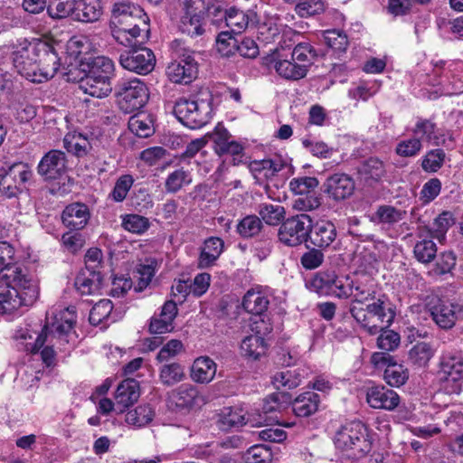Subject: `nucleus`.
Returning <instances> with one entry per match:
<instances>
[{
  "label": "nucleus",
  "instance_id": "10",
  "mask_svg": "<svg viewBox=\"0 0 463 463\" xmlns=\"http://www.w3.org/2000/svg\"><path fill=\"white\" fill-rule=\"evenodd\" d=\"M175 54L177 59L168 65L166 74L175 83L188 84L196 77L197 62L189 50L180 48Z\"/></svg>",
  "mask_w": 463,
  "mask_h": 463
},
{
  "label": "nucleus",
  "instance_id": "38",
  "mask_svg": "<svg viewBox=\"0 0 463 463\" xmlns=\"http://www.w3.org/2000/svg\"><path fill=\"white\" fill-rule=\"evenodd\" d=\"M75 287L81 295L98 294L102 286L100 272L82 271L75 279Z\"/></svg>",
  "mask_w": 463,
  "mask_h": 463
},
{
  "label": "nucleus",
  "instance_id": "13",
  "mask_svg": "<svg viewBox=\"0 0 463 463\" xmlns=\"http://www.w3.org/2000/svg\"><path fill=\"white\" fill-rule=\"evenodd\" d=\"M119 63L125 70L146 75L154 70L156 57L154 52L146 47L136 48L121 53Z\"/></svg>",
  "mask_w": 463,
  "mask_h": 463
},
{
  "label": "nucleus",
  "instance_id": "39",
  "mask_svg": "<svg viewBox=\"0 0 463 463\" xmlns=\"http://www.w3.org/2000/svg\"><path fill=\"white\" fill-rule=\"evenodd\" d=\"M74 20L92 23L101 15V5L99 0H77Z\"/></svg>",
  "mask_w": 463,
  "mask_h": 463
},
{
  "label": "nucleus",
  "instance_id": "28",
  "mask_svg": "<svg viewBox=\"0 0 463 463\" xmlns=\"http://www.w3.org/2000/svg\"><path fill=\"white\" fill-rule=\"evenodd\" d=\"M374 324L378 326V333L389 327L394 320L395 311L388 301L378 298L376 301L367 305Z\"/></svg>",
  "mask_w": 463,
  "mask_h": 463
},
{
  "label": "nucleus",
  "instance_id": "59",
  "mask_svg": "<svg viewBox=\"0 0 463 463\" xmlns=\"http://www.w3.org/2000/svg\"><path fill=\"white\" fill-rule=\"evenodd\" d=\"M203 18L196 14L188 15L184 14L180 20L179 29L182 33L190 36L201 35L203 33Z\"/></svg>",
  "mask_w": 463,
  "mask_h": 463
},
{
  "label": "nucleus",
  "instance_id": "8",
  "mask_svg": "<svg viewBox=\"0 0 463 463\" xmlns=\"http://www.w3.org/2000/svg\"><path fill=\"white\" fill-rule=\"evenodd\" d=\"M370 362L375 370L383 373V380L392 387L402 386L409 379L408 369L389 353H373Z\"/></svg>",
  "mask_w": 463,
  "mask_h": 463
},
{
  "label": "nucleus",
  "instance_id": "9",
  "mask_svg": "<svg viewBox=\"0 0 463 463\" xmlns=\"http://www.w3.org/2000/svg\"><path fill=\"white\" fill-rule=\"evenodd\" d=\"M344 278L345 276L339 277L334 269H322L307 281V287L319 296L339 298L340 296H345L343 291Z\"/></svg>",
  "mask_w": 463,
  "mask_h": 463
},
{
  "label": "nucleus",
  "instance_id": "58",
  "mask_svg": "<svg viewBox=\"0 0 463 463\" xmlns=\"http://www.w3.org/2000/svg\"><path fill=\"white\" fill-rule=\"evenodd\" d=\"M326 44L335 52H345L348 47L347 35L339 30H327L323 33Z\"/></svg>",
  "mask_w": 463,
  "mask_h": 463
},
{
  "label": "nucleus",
  "instance_id": "27",
  "mask_svg": "<svg viewBox=\"0 0 463 463\" xmlns=\"http://www.w3.org/2000/svg\"><path fill=\"white\" fill-rule=\"evenodd\" d=\"M79 89L91 97L102 99L112 91V84L109 80L86 73L79 81Z\"/></svg>",
  "mask_w": 463,
  "mask_h": 463
},
{
  "label": "nucleus",
  "instance_id": "44",
  "mask_svg": "<svg viewBox=\"0 0 463 463\" xmlns=\"http://www.w3.org/2000/svg\"><path fill=\"white\" fill-rule=\"evenodd\" d=\"M349 312L364 331L370 335L378 334V326L374 324L373 317L367 306L364 308L357 305H351Z\"/></svg>",
  "mask_w": 463,
  "mask_h": 463
},
{
  "label": "nucleus",
  "instance_id": "29",
  "mask_svg": "<svg viewBox=\"0 0 463 463\" xmlns=\"http://www.w3.org/2000/svg\"><path fill=\"white\" fill-rule=\"evenodd\" d=\"M217 365L208 356H200L194 361L191 367V379L197 383H209L215 377Z\"/></svg>",
  "mask_w": 463,
  "mask_h": 463
},
{
  "label": "nucleus",
  "instance_id": "60",
  "mask_svg": "<svg viewBox=\"0 0 463 463\" xmlns=\"http://www.w3.org/2000/svg\"><path fill=\"white\" fill-rule=\"evenodd\" d=\"M261 228L262 222L260 217L248 215L238 223L237 232L243 238H250L259 234Z\"/></svg>",
  "mask_w": 463,
  "mask_h": 463
},
{
  "label": "nucleus",
  "instance_id": "30",
  "mask_svg": "<svg viewBox=\"0 0 463 463\" xmlns=\"http://www.w3.org/2000/svg\"><path fill=\"white\" fill-rule=\"evenodd\" d=\"M138 383L134 379L124 380L117 388L115 402L119 411L123 412L125 408L131 406L139 398Z\"/></svg>",
  "mask_w": 463,
  "mask_h": 463
},
{
  "label": "nucleus",
  "instance_id": "5",
  "mask_svg": "<svg viewBox=\"0 0 463 463\" xmlns=\"http://www.w3.org/2000/svg\"><path fill=\"white\" fill-rule=\"evenodd\" d=\"M212 106L209 100H189L180 99L174 107L176 118L191 129L205 126L212 117Z\"/></svg>",
  "mask_w": 463,
  "mask_h": 463
},
{
  "label": "nucleus",
  "instance_id": "41",
  "mask_svg": "<svg viewBox=\"0 0 463 463\" xmlns=\"http://www.w3.org/2000/svg\"><path fill=\"white\" fill-rule=\"evenodd\" d=\"M184 379V367L179 363H165L159 367V381L165 386H174Z\"/></svg>",
  "mask_w": 463,
  "mask_h": 463
},
{
  "label": "nucleus",
  "instance_id": "50",
  "mask_svg": "<svg viewBox=\"0 0 463 463\" xmlns=\"http://www.w3.org/2000/svg\"><path fill=\"white\" fill-rule=\"evenodd\" d=\"M359 174L367 182H377L385 175V167L383 161L371 157L360 166Z\"/></svg>",
  "mask_w": 463,
  "mask_h": 463
},
{
  "label": "nucleus",
  "instance_id": "20",
  "mask_svg": "<svg viewBox=\"0 0 463 463\" xmlns=\"http://www.w3.org/2000/svg\"><path fill=\"white\" fill-rule=\"evenodd\" d=\"M326 193L335 201H344L354 192L355 183L347 174L335 173L328 176L325 183Z\"/></svg>",
  "mask_w": 463,
  "mask_h": 463
},
{
  "label": "nucleus",
  "instance_id": "2",
  "mask_svg": "<svg viewBox=\"0 0 463 463\" xmlns=\"http://www.w3.org/2000/svg\"><path fill=\"white\" fill-rule=\"evenodd\" d=\"M110 28L118 43L131 46L147 39L149 17L140 6L128 0H116L112 7Z\"/></svg>",
  "mask_w": 463,
  "mask_h": 463
},
{
  "label": "nucleus",
  "instance_id": "7",
  "mask_svg": "<svg viewBox=\"0 0 463 463\" xmlns=\"http://www.w3.org/2000/svg\"><path fill=\"white\" fill-rule=\"evenodd\" d=\"M308 214L301 213L288 218L279 229V241L289 247H296L305 242L312 226Z\"/></svg>",
  "mask_w": 463,
  "mask_h": 463
},
{
  "label": "nucleus",
  "instance_id": "42",
  "mask_svg": "<svg viewBox=\"0 0 463 463\" xmlns=\"http://www.w3.org/2000/svg\"><path fill=\"white\" fill-rule=\"evenodd\" d=\"M64 148L77 157L85 156L91 148L88 138L81 133L69 132L63 138Z\"/></svg>",
  "mask_w": 463,
  "mask_h": 463
},
{
  "label": "nucleus",
  "instance_id": "49",
  "mask_svg": "<svg viewBox=\"0 0 463 463\" xmlns=\"http://www.w3.org/2000/svg\"><path fill=\"white\" fill-rule=\"evenodd\" d=\"M260 219L268 225H278L285 218V208L279 204L262 203L257 210Z\"/></svg>",
  "mask_w": 463,
  "mask_h": 463
},
{
  "label": "nucleus",
  "instance_id": "54",
  "mask_svg": "<svg viewBox=\"0 0 463 463\" xmlns=\"http://www.w3.org/2000/svg\"><path fill=\"white\" fill-rule=\"evenodd\" d=\"M433 355V349L424 342L418 343L409 352L410 361L419 367L426 366Z\"/></svg>",
  "mask_w": 463,
  "mask_h": 463
},
{
  "label": "nucleus",
  "instance_id": "11",
  "mask_svg": "<svg viewBox=\"0 0 463 463\" xmlns=\"http://www.w3.org/2000/svg\"><path fill=\"white\" fill-rule=\"evenodd\" d=\"M43 45L24 40L13 47L11 59L14 67L23 77H34L31 67L43 54Z\"/></svg>",
  "mask_w": 463,
  "mask_h": 463
},
{
  "label": "nucleus",
  "instance_id": "18",
  "mask_svg": "<svg viewBox=\"0 0 463 463\" xmlns=\"http://www.w3.org/2000/svg\"><path fill=\"white\" fill-rule=\"evenodd\" d=\"M266 418L255 419V415L248 414L241 406L224 408L220 415V427L224 430L239 428L247 423L251 426H260Z\"/></svg>",
  "mask_w": 463,
  "mask_h": 463
},
{
  "label": "nucleus",
  "instance_id": "48",
  "mask_svg": "<svg viewBox=\"0 0 463 463\" xmlns=\"http://www.w3.org/2000/svg\"><path fill=\"white\" fill-rule=\"evenodd\" d=\"M250 168L255 178L269 179L283 168V164L271 159L256 160L250 163Z\"/></svg>",
  "mask_w": 463,
  "mask_h": 463
},
{
  "label": "nucleus",
  "instance_id": "3",
  "mask_svg": "<svg viewBox=\"0 0 463 463\" xmlns=\"http://www.w3.org/2000/svg\"><path fill=\"white\" fill-rule=\"evenodd\" d=\"M0 314H12L22 307L32 306L39 296L38 281L29 275L1 280Z\"/></svg>",
  "mask_w": 463,
  "mask_h": 463
},
{
  "label": "nucleus",
  "instance_id": "33",
  "mask_svg": "<svg viewBox=\"0 0 463 463\" xmlns=\"http://www.w3.org/2000/svg\"><path fill=\"white\" fill-rule=\"evenodd\" d=\"M224 242L219 237H210L203 242L201 250L198 266L200 268H208L213 266L223 251Z\"/></svg>",
  "mask_w": 463,
  "mask_h": 463
},
{
  "label": "nucleus",
  "instance_id": "25",
  "mask_svg": "<svg viewBox=\"0 0 463 463\" xmlns=\"http://www.w3.org/2000/svg\"><path fill=\"white\" fill-rule=\"evenodd\" d=\"M178 313L175 301H166L157 317L151 318L149 331L152 334H165L174 329V320Z\"/></svg>",
  "mask_w": 463,
  "mask_h": 463
},
{
  "label": "nucleus",
  "instance_id": "64",
  "mask_svg": "<svg viewBox=\"0 0 463 463\" xmlns=\"http://www.w3.org/2000/svg\"><path fill=\"white\" fill-rule=\"evenodd\" d=\"M113 309V304L109 299H101L96 303L90 312L89 320L92 325H99L107 319Z\"/></svg>",
  "mask_w": 463,
  "mask_h": 463
},
{
  "label": "nucleus",
  "instance_id": "47",
  "mask_svg": "<svg viewBox=\"0 0 463 463\" xmlns=\"http://www.w3.org/2000/svg\"><path fill=\"white\" fill-rule=\"evenodd\" d=\"M115 65L111 59L106 56H97L89 63V70L86 73L92 76L102 77L111 81L114 76Z\"/></svg>",
  "mask_w": 463,
  "mask_h": 463
},
{
  "label": "nucleus",
  "instance_id": "16",
  "mask_svg": "<svg viewBox=\"0 0 463 463\" xmlns=\"http://www.w3.org/2000/svg\"><path fill=\"white\" fill-rule=\"evenodd\" d=\"M366 402L373 409L392 411L398 407L401 398L392 389L383 385H374L367 389Z\"/></svg>",
  "mask_w": 463,
  "mask_h": 463
},
{
  "label": "nucleus",
  "instance_id": "6",
  "mask_svg": "<svg viewBox=\"0 0 463 463\" xmlns=\"http://www.w3.org/2000/svg\"><path fill=\"white\" fill-rule=\"evenodd\" d=\"M149 98L148 89L141 80L134 78L121 84L118 92V104L125 113L143 108Z\"/></svg>",
  "mask_w": 463,
  "mask_h": 463
},
{
  "label": "nucleus",
  "instance_id": "24",
  "mask_svg": "<svg viewBox=\"0 0 463 463\" xmlns=\"http://www.w3.org/2000/svg\"><path fill=\"white\" fill-rule=\"evenodd\" d=\"M90 218L89 207L85 203H73L67 205L61 214L62 223L71 230L83 229Z\"/></svg>",
  "mask_w": 463,
  "mask_h": 463
},
{
  "label": "nucleus",
  "instance_id": "14",
  "mask_svg": "<svg viewBox=\"0 0 463 463\" xmlns=\"http://www.w3.org/2000/svg\"><path fill=\"white\" fill-rule=\"evenodd\" d=\"M214 12L216 14L212 23L220 25L222 22H224L231 32L235 34L241 33L250 24L256 23V13L251 10L244 12L234 7L225 10L218 6L214 8Z\"/></svg>",
  "mask_w": 463,
  "mask_h": 463
},
{
  "label": "nucleus",
  "instance_id": "22",
  "mask_svg": "<svg viewBox=\"0 0 463 463\" xmlns=\"http://www.w3.org/2000/svg\"><path fill=\"white\" fill-rule=\"evenodd\" d=\"M439 374L447 381L463 379V354L456 351L443 353L439 358Z\"/></svg>",
  "mask_w": 463,
  "mask_h": 463
},
{
  "label": "nucleus",
  "instance_id": "35",
  "mask_svg": "<svg viewBox=\"0 0 463 463\" xmlns=\"http://www.w3.org/2000/svg\"><path fill=\"white\" fill-rule=\"evenodd\" d=\"M267 348L265 339L259 333L245 336L240 346L241 355L252 360H258L264 355Z\"/></svg>",
  "mask_w": 463,
  "mask_h": 463
},
{
  "label": "nucleus",
  "instance_id": "23",
  "mask_svg": "<svg viewBox=\"0 0 463 463\" xmlns=\"http://www.w3.org/2000/svg\"><path fill=\"white\" fill-rule=\"evenodd\" d=\"M411 132L415 137L420 139L421 143L425 141L434 146L446 145L445 133L438 128L437 125L430 119L418 118Z\"/></svg>",
  "mask_w": 463,
  "mask_h": 463
},
{
  "label": "nucleus",
  "instance_id": "1",
  "mask_svg": "<svg viewBox=\"0 0 463 463\" xmlns=\"http://www.w3.org/2000/svg\"><path fill=\"white\" fill-rule=\"evenodd\" d=\"M53 321L47 323L38 334L30 325L19 326L14 333L13 338L19 349L35 354L40 349L43 363L50 366L55 359L54 348L60 351H67L68 346L74 345L77 335L73 330L76 323V313L73 307H67L58 313H52Z\"/></svg>",
  "mask_w": 463,
  "mask_h": 463
},
{
  "label": "nucleus",
  "instance_id": "37",
  "mask_svg": "<svg viewBox=\"0 0 463 463\" xmlns=\"http://www.w3.org/2000/svg\"><path fill=\"white\" fill-rule=\"evenodd\" d=\"M430 315L435 323L443 329L452 328L457 322L452 301H439L430 308Z\"/></svg>",
  "mask_w": 463,
  "mask_h": 463
},
{
  "label": "nucleus",
  "instance_id": "63",
  "mask_svg": "<svg viewBox=\"0 0 463 463\" xmlns=\"http://www.w3.org/2000/svg\"><path fill=\"white\" fill-rule=\"evenodd\" d=\"M422 143L419 137H412L401 140L397 143L395 152L402 157L416 156L422 149Z\"/></svg>",
  "mask_w": 463,
  "mask_h": 463
},
{
  "label": "nucleus",
  "instance_id": "46",
  "mask_svg": "<svg viewBox=\"0 0 463 463\" xmlns=\"http://www.w3.org/2000/svg\"><path fill=\"white\" fill-rule=\"evenodd\" d=\"M406 213L391 205H381L372 215L371 220L383 225H393L403 220Z\"/></svg>",
  "mask_w": 463,
  "mask_h": 463
},
{
  "label": "nucleus",
  "instance_id": "12",
  "mask_svg": "<svg viewBox=\"0 0 463 463\" xmlns=\"http://www.w3.org/2000/svg\"><path fill=\"white\" fill-rule=\"evenodd\" d=\"M32 175L33 172L27 164L14 163L2 175L0 191L9 198L14 197L23 191Z\"/></svg>",
  "mask_w": 463,
  "mask_h": 463
},
{
  "label": "nucleus",
  "instance_id": "45",
  "mask_svg": "<svg viewBox=\"0 0 463 463\" xmlns=\"http://www.w3.org/2000/svg\"><path fill=\"white\" fill-rule=\"evenodd\" d=\"M128 129L138 137H148L155 132L153 120L145 113H137L129 118Z\"/></svg>",
  "mask_w": 463,
  "mask_h": 463
},
{
  "label": "nucleus",
  "instance_id": "57",
  "mask_svg": "<svg viewBox=\"0 0 463 463\" xmlns=\"http://www.w3.org/2000/svg\"><path fill=\"white\" fill-rule=\"evenodd\" d=\"M245 463H271L272 453L266 445L251 446L243 455Z\"/></svg>",
  "mask_w": 463,
  "mask_h": 463
},
{
  "label": "nucleus",
  "instance_id": "17",
  "mask_svg": "<svg viewBox=\"0 0 463 463\" xmlns=\"http://www.w3.org/2000/svg\"><path fill=\"white\" fill-rule=\"evenodd\" d=\"M169 402L177 410H192L204 402L196 386L183 383L169 393Z\"/></svg>",
  "mask_w": 463,
  "mask_h": 463
},
{
  "label": "nucleus",
  "instance_id": "56",
  "mask_svg": "<svg viewBox=\"0 0 463 463\" xmlns=\"http://www.w3.org/2000/svg\"><path fill=\"white\" fill-rule=\"evenodd\" d=\"M317 56L316 51L308 43H300L295 46L291 53L293 61H298L299 65H305L307 72Z\"/></svg>",
  "mask_w": 463,
  "mask_h": 463
},
{
  "label": "nucleus",
  "instance_id": "43",
  "mask_svg": "<svg viewBox=\"0 0 463 463\" xmlns=\"http://www.w3.org/2000/svg\"><path fill=\"white\" fill-rule=\"evenodd\" d=\"M274 69L277 73L286 80H298L307 75V69L305 65H299L298 61L291 59L278 60L275 61Z\"/></svg>",
  "mask_w": 463,
  "mask_h": 463
},
{
  "label": "nucleus",
  "instance_id": "26",
  "mask_svg": "<svg viewBox=\"0 0 463 463\" xmlns=\"http://www.w3.org/2000/svg\"><path fill=\"white\" fill-rule=\"evenodd\" d=\"M14 247L6 241H0V281L27 275L14 263Z\"/></svg>",
  "mask_w": 463,
  "mask_h": 463
},
{
  "label": "nucleus",
  "instance_id": "36",
  "mask_svg": "<svg viewBox=\"0 0 463 463\" xmlns=\"http://www.w3.org/2000/svg\"><path fill=\"white\" fill-rule=\"evenodd\" d=\"M320 397L314 392L299 394L292 402L294 413L298 417H308L318 410Z\"/></svg>",
  "mask_w": 463,
  "mask_h": 463
},
{
  "label": "nucleus",
  "instance_id": "21",
  "mask_svg": "<svg viewBox=\"0 0 463 463\" xmlns=\"http://www.w3.org/2000/svg\"><path fill=\"white\" fill-rule=\"evenodd\" d=\"M343 288L345 296H340L339 298H351V305L364 304L374 298V291L360 278L345 276Z\"/></svg>",
  "mask_w": 463,
  "mask_h": 463
},
{
  "label": "nucleus",
  "instance_id": "55",
  "mask_svg": "<svg viewBox=\"0 0 463 463\" xmlns=\"http://www.w3.org/2000/svg\"><path fill=\"white\" fill-rule=\"evenodd\" d=\"M446 154L441 148L428 151L421 159V167L427 173H436L443 165Z\"/></svg>",
  "mask_w": 463,
  "mask_h": 463
},
{
  "label": "nucleus",
  "instance_id": "4",
  "mask_svg": "<svg viewBox=\"0 0 463 463\" xmlns=\"http://www.w3.org/2000/svg\"><path fill=\"white\" fill-rule=\"evenodd\" d=\"M333 440L338 450L352 458H360L371 449L367 429L361 421H350L340 426Z\"/></svg>",
  "mask_w": 463,
  "mask_h": 463
},
{
  "label": "nucleus",
  "instance_id": "34",
  "mask_svg": "<svg viewBox=\"0 0 463 463\" xmlns=\"http://www.w3.org/2000/svg\"><path fill=\"white\" fill-rule=\"evenodd\" d=\"M269 304L267 295L259 288L249 289L243 297V308L252 315L263 314Z\"/></svg>",
  "mask_w": 463,
  "mask_h": 463
},
{
  "label": "nucleus",
  "instance_id": "51",
  "mask_svg": "<svg viewBox=\"0 0 463 463\" xmlns=\"http://www.w3.org/2000/svg\"><path fill=\"white\" fill-rule=\"evenodd\" d=\"M191 183L192 177L190 173L183 168H179L167 175L165 181V189L166 193L175 194Z\"/></svg>",
  "mask_w": 463,
  "mask_h": 463
},
{
  "label": "nucleus",
  "instance_id": "61",
  "mask_svg": "<svg viewBox=\"0 0 463 463\" xmlns=\"http://www.w3.org/2000/svg\"><path fill=\"white\" fill-rule=\"evenodd\" d=\"M300 382L299 375L291 370L278 372L272 376V383L278 390L280 388H296L300 384Z\"/></svg>",
  "mask_w": 463,
  "mask_h": 463
},
{
  "label": "nucleus",
  "instance_id": "40",
  "mask_svg": "<svg viewBox=\"0 0 463 463\" xmlns=\"http://www.w3.org/2000/svg\"><path fill=\"white\" fill-rule=\"evenodd\" d=\"M156 415L150 404H140L125 414V421L134 428H142L149 424Z\"/></svg>",
  "mask_w": 463,
  "mask_h": 463
},
{
  "label": "nucleus",
  "instance_id": "53",
  "mask_svg": "<svg viewBox=\"0 0 463 463\" xmlns=\"http://www.w3.org/2000/svg\"><path fill=\"white\" fill-rule=\"evenodd\" d=\"M156 268V261L152 259H146L144 262L139 263L136 268V278L137 280V290L141 291L146 288L152 280Z\"/></svg>",
  "mask_w": 463,
  "mask_h": 463
},
{
  "label": "nucleus",
  "instance_id": "19",
  "mask_svg": "<svg viewBox=\"0 0 463 463\" xmlns=\"http://www.w3.org/2000/svg\"><path fill=\"white\" fill-rule=\"evenodd\" d=\"M38 174L45 180H56L66 171V156L60 150H51L40 160Z\"/></svg>",
  "mask_w": 463,
  "mask_h": 463
},
{
  "label": "nucleus",
  "instance_id": "15",
  "mask_svg": "<svg viewBox=\"0 0 463 463\" xmlns=\"http://www.w3.org/2000/svg\"><path fill=\"white\" fill-rule=\"evenodd\" d=\"M60 63L57 53L47 45H43V54L40 56V64L35 61L31 69L34 77H24L31 82L42 83L52 79L59 70Z\"/></svg>",
  "mask_w": 463,
  "mask_h": 463
},
{
  "label": "nucleus",
  "instance_id": "62",
  "mask_svg": "<svg viewBox=\"0 0 463 463\" xmlns=\"http://www.w3.org/2000/svg\"><path fill=\"white\" fill-rule=\"evenodd\" d=\"M414 255L422 263H429L437 254V246L431 240H422L414 246Z\"/></svg>",
  "mask_w": 463,
  "mask_h": 463
},
{
  "label": "nucleus",
  "instance_id": "32",
  "mask_svg": "<svg viewBox=\"0 0 463 463\" xmlns=\"http://www.w3.org/2000/svg\"><path fill=\"white\" fill-rule=\"evenodd\" d=\"M309 239L311 243L318 248H327L336 237V229L332 222H317L310 228Z\"/></svg>",
  "mask_w": 463,
  "mask_h": 463
},
{
  "label": "nucleus",
  "instance_id": "52",
  "mask_svg": "<svg viewBox=\"0 0 463 463\" xmlns=\"http://www.w3.org/2000/svg\"><path fill=\"white\" fill-rule=\"evenodd\" d=\"M77 0H54L52 1L47 12L53 19H62L71 16L74 20V13Z\"/></svg>",
  "mask_w": 463,
  "mask_h": 463
},
{
  "label": "nucleus",
  "instance_id": "31",
  "mask_svg": "<svg viewBox=\"0 0 463 463\" xmlns=\"http://www.w3.org/2000/svg\"><path fill=\"white\" fill-rule=\"evenodd\" d=\"M290 403L291 396L289 393L285 392L271 393L263 400L262 412L259 413L256 419L266 418V420L262 423L265 424L269 420H273V417L269 416V414L281 411Z\"/></svg>",
  "mask_w": 463,
  "mask_h": 463
}]
</instances>
